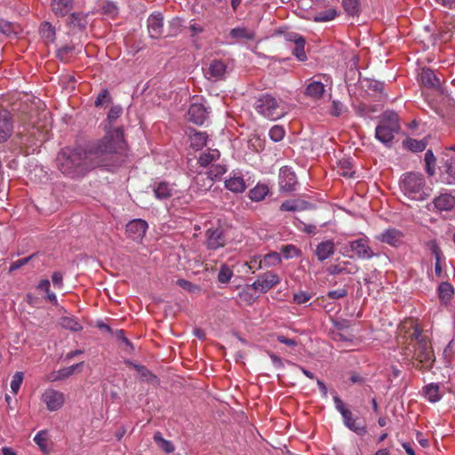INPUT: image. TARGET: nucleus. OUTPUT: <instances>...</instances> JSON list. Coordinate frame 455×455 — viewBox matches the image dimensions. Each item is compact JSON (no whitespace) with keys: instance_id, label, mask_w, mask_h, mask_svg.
I'll return each mask as SVG.
<instances>
[{"instance_id":"obj_1","label":"nucleus","mask_w":455,"mask_h":455,"mask_svg":"<svg viewBox=\"0 0 455 455\" xmlns=\"http://www.w3.org/2000/svg\"><path fill=\"white\" fill-rule=\"evenodd\" d=\"M402 347L403 359L411 362L418 370H429L435 362L429 340L415 326Z\"/></svg>"},{"instance_id":"obj_2","label":"nucleus","mask_w":455,"mask_h":455,"mask_svg":"<svg viewBox=\"0 0 455 455\" xmlns=\"http://www.w3.org/2000/svg\"><path fill=\"white\" fill-rule=\"evenodd\" d=\"M57 163L60 171L69 176L84 174L99 164L92 150L86 151L81 147L62 148L58 154Z\"/></svg>"},{"instance_id":"obj_3","label":"nucleus","mask_w":455,"mask_h":455,"mask_svg":"<svg viewBox=\"0 0 455 455\" xmlns=\"http://www.w3.org/2000/svg\"><path fill=\"white\" fill-rule=\"evenodd\" d=\"M252 107L259 116L270 121L279 120L287 114L284 102L267 92L259 94Z\"/></svg>"},{"instance_id":"obj_4","label":"nucleus","mask_w":455,"mask_h":455,"mask_svg":"<svg viewBox=\"0 0 455 455\" xmlns=\"http://www.w3.org/2000/svg\"><path fill=\"white\" fill-rule=\"evenodd\" d=\"M125 148L126 143L124 140V132L122 129L116 128L107 132L97 146L92 149V152L95 160L100 156L122 154L125 151Z\"/></svg>"},{"instance_id":"obj_5","label":"nucleus","mask_w":455,"mask_h":455,"mask_svg":"<svg viewBox=\"0 0 455 455\" xmlns=\"http://www.w3.org/2000/svg\"><path fill=\"white\" fill-rule=\"evenodd\" d=\"M400 131V124L397 114L385 112L380 116L379 124L375 129V137L383 144L389 146L395 138V134Z\"/></svg>"},{"instance_id":"obj_6","label":"nucleus","mask_w":455,"mask_h":455,"mask_svg":"<svg viewBox=\"0 0 455 455\" xmlns=\"http://www.w3.org/2000/svg\"><path fill=\"white\" fill-rule=\"evenodd\" d=\"M425 186V178L419 172H407L403 175L400 181V188L403 194L415 200H424L427 196Z\"/></svg>"},{"instance_id":"obj_7","label":"nucleus","mask_w":455,"mask_h":455,"mask_svg":"<svg viewBox=\"0 0 455 455\" xmlns=\"http://www.w3.org/2000/svg\"><path fill=\"white\" fill-rule=\"evenodd\" d=\"M227 242L225 229L219 226L211 228L206 232V246L210 250H217L224 247Z\"/></svg>"},{"instance_id":"obj_8","label":"nucleus","mask_w":455,"mask_h":455,"mask_svg":"<svg viewBox=\"0 0 455 455\" xmlns=\"http://www.w3.org/2000/svg\"><path fill=\"white\" fill-rule=\"evenodd\" d=\"M280 283L278 275L272 271H267L259 275L256 281L251 284L252 288L263 293L268 291L274 286Z\"/></svg>"},{"instance_id":"obj_9","label":"nucleus","mask_w":455,"mask_h":455,"mask_svg":"<svg viewBox=\"0 0 455 455\" xmlns=\"http://www.w3.org/2000/svg\"><path fill=\"white\" fill-rule=\"evenodd\" d=\"M42 401L46 404V408L50 411H55L62 407L65 397L62 392L48 388L43 393Z\"/></svg>"},{"instance_id":"obj_10","label":"nucleus","mask_w":455,"mask_h":455,"mask_svg":"<svg viewBox=\"0 0 455 455\" xmlns=\"http://www.w3.org/2000/svg\"><path fill=\"white\" fill-rule=\"evenodd\" d=\"M148 228L147 221L141 219H135L131 220L125 228L127 236L132 240H141Z\"/></svg>"},{"instance_id":"obj_11","label":"nucleus","mask_w":455,"mask_h":455,"mask_svg":"<svg viewBox=\"0 0 455 455\" xmlns=\"http://www.w3.org/2000/svg\"><path fill=\"white\" fill-rule=\"evenodd\" d=\"M350 250L360 259H369L374 256V253L369 246V241L366 238H359L349 242Z\"/></svg>"},{"instance_id":"obj_12","label":"nucleus","mask_w":455,"mask_h":455,"mask_svg":"<svg viewBox=\"0 0 455 455\" xmlns=\"http://www.w3.org/2000/svg\"><path fill=\"white\" fill-rule=\"evenodd\" d=\"M148 30L151 38H160L164 35V16L161 12L152 13L148 18Z\"/></svg>"},{"instance_id":"obj_13","label":"nucleus","mask_w":455,"mask_h":455,"mask_svg":"<svg viewBox=\"0 0 455 455\" xmlns=\"http://www.w3.org/2000/svg\"><path fill=\"white\" fill-rule=\"evenodd\" d=\"M208 117V111L202 103L193 102L188 110V119L196 124L202 125Z\"/></svg>"},{"instance_id":"obj_14","label":"nucleus","mask_w":455,"mask_h":455,"mask_svg":"<svg viewBox=\"0 0 455 455\" xmlns=\"http://www.w3.org/2000/svg\"><path fill=\"white\" fill-rule=\"evenodd\" d=\"M13 124L11 114L5 110H0V143L5 142L12 134Z\"/></svg>"},{"instance_id":"obj_15","label":"nucleus","mask_w":455,"mask_h":455,"mask_svg":"<svg viewBox=\"0 0 455 455\" xmlns=\"http://www.w3.org/2000/svg\"><path fill=\"white\" fill-rule=\"evenodd\" d=\"M74 5L75 0H51L50 3L51 11L58 18L68 16Z\"/></svg>"},{"instance_id":"obj_16","label":"nucleus","mask_w":455,"mask_h":455,"mask_svg":"<svg viewBox=\"0 0 455 455\" xmlns=\"http://www.w3.org/2000/svg\"><path fill=\"white\" fill-rule=\"evenodd\" d=\"M403 233L396 228H387L381 234L375 236V238L384 243H387L390 246L397 247L403 238Z\"/></svg>"},{"instance_id":"obj_17","label":"nucleus","mask_w":455,"mask_h":455,"mask_svg":"<svg viewBox=\"0 0 455 455\" xmlns=\"http://www.w3.org/2000/svg\"><path fill=\"white\" fill-rule=\"evenodd\" d=\"M229 37L233 40V43L253 41L256 37V33L254 30L245 27H236L230 30Z\"/></svg>"},{"instance_id":"obj_18","label":"nucleus","mask_w":455,"mask_h":455,"mask_svg":"<svg viewBox=\"0 0 455 455\" xmlns=\"http://www.w3.org/2000/svg\"><path fill=\"white\" fill-rule=\"evenodd\" d=\"M87 15L82 12H71L67 19V26L71 30H84L87 26Z\"/></svg>"},{"instance_id":"obj_19","label":"nucleus","mask_w":455,"mask_h":455,"mask_svg":"<svg viewBox=\"0 0 455 455\" xmlns=\"http://www.w3.org/2000/svg\"><path fill=\"white\" fill-rule=\"evenodd\" d=\"M213 186V180L207 172L197 174L191 185V189L197 193H204Z\"/></svg>"},{"instance_id":"obj_20","label":"nucleus","mask_w":455,"mask_h":455,"mask_svg":"<svg viewBox=\"0 0 455 455\" xmlns=\"http://www.w3.org/2000/svg\"><path fill=\"white\" fill-rule=\"evenodd\" d=\"M433 204L438 211L449 212L455 207V196L450 193L440 194L434 199Z\"/></svg>"},{"instance_id":"obj_21","label":"nucleus","mask_w":455,"mask_h":455,"mask_svg":"<svg viewBox=\"0 0 455 455\" xmlns=\"http://www.w3.org/2000/svg\"><path fill=\"white\" fill-rule=\"evenodd\" d=\"M227 73V64L221 60H212L209 65L208 72L209 78L215 81L223 79Z\"/></svg>"},{"instance_id":"obj_22","label":"nucleus","mask_w":455,"mask_h":455,"mask_svg":"<svg viewBox=\"0 0 455 455\" xmlns=\"http://www.w3.org/2000/svg\"><path fill=\"white\" fill-rule=\"evenodd\" d=\"M297 184L296 175L288 168L281 170L280 186L283 191H293Z\"/></svg>"},{"instance_id":"obj_23","label":"nucleus","mask_w":455,"mask_h":455,"mask_svg":"<svg viewBox=\"0 0 455 455\" xmlns=\"http://www.w3.org/2000/svg\"><path fill=\"white\" fill-rule=\"evenodd\" d=\"M325 92L324 84L314 79H310L306 88L305 94L314 100H319Z\"/></svg>"},{"instance_id":"obj_24","label":"nucleus","mask_w":455,"mask_h":455,"mask_svg":"<svg viewBox=\"0 0 455 455\" xmlns=\"http://www.w3.org/2000/svg\"><path fill=\"white\" fill-rule=\"evenodd\" d=\"M334 243L332 241L328 240L321 242L316 246L315 253L318 260L323 261L324 259H328L334 253Z\"/></svg>"},{"instance_id":"obj_25","label":"nucleus","mask_w":455,"mask_h":455,"mask_svg":"<svg viewBox=\"0 0 455 455\" xmlns=\"http://www.w3.org/2000/svg\"><path fill=\"white\" fill-rule=\"evenodd\" d=\"M225 187L227 189L234 193H243L246 189V184L243 178L240 175L234 174L226 180Z\"/></svg>"},{"instance_id":"obj_26","label":"nucleus","mask_w":455,"mask_h":455,"mask_svg":"<svg viewBox=\"0 0 455 455\" xmlns=\"http://www.w3.org/2000/svg\"><path fill=\"white\" fill-rule=\"evenodd\" d=\"M342 417L344 424L351 431L356 433L358 435H364L367 433L366 427L357 422V419L353 418V414L350 411H348V414H345Z\"/></svg>"},{"instance_id":"obj_27","label":"nucleus","mask_w":455,"mask_h":455,"mask_svg":"<svg viewBox=\"0 0 455 455\" xmlns=\"http://www.w3.org/2000/svg\"><path fill=\"white\" fill-rule=\"evenodd\" d=\"M423 396L430 403H436L441 400L440 386L436 383H430L422 388Z\"/></svg>"},{"instance_id":"obj_28","label":"nucleus","mask_w":455,"mask_h":455,"mask_svg":"<svg viewBox=\"0 0 455 455\" xmlns=\"http://www.w3.org/2000/svg\"><path fill=\"white\" fill-rule=\"evenodd\" d=\"M437 291L440 301L444 305L450 303L454 294L453 286L448 282L441 283Z\"/></svg>"},{"instance_id":"obj_29","label":"nucleus","mask_w":455,"mask_h":455,"mask_svg":"<svg viewBox=\"0 0 455 455\" xmlns=\"http://www.w3.org/2000/svg\"><path fill=\"white\" fill-rule=\"evenodd\" d=\"M39 34L46 43H53L56 39V29L50 22L44 21L40 25Z\"/></svg>"},{"instance_id":"obj_30","label":"nucleus","mask_w":455,"mask_h":455,"mask_svg":"<svg viewBox=\"0 0 455 455\" xmlns=\"http://www.w3.org/2000/svg\"><path fill=\"white\" fill-rule=\"evenodd\" d=\"M420 80L424 86L428 88H435L440 85V81L433 70L427 68L423 69L420 75Z\"/></svg>"},{"instance_id":"obj_31","label":"nucleus","mask_w":455,"mask_h":455,"mask_svg":"<svg viewBox=\"0 0 455 455\" xmlns=\"http://www.w3.org/2000/svg\"><path fill=\"white\" fill-rule=\"evenodd\" d=\"M268 187L265 184H258L250 190L249 196L251 200L259 202L268 194Z\"/></svg>"},{"instance_id":"obj_32","label":"nucleus","mask_w":455,"mask_h":455,"mask_svg":"<svg viewBox=\"0 0 455 455\" xmlns=\"http://www.w3.org/2000/svg\"><path fill=\"white\" fill-rule=\"evenodd\" d=\"M220 156V153L217 149H208L207 152H204L200 155L198 158V164L203 166L206 167L209 165L212 162L218 160Z\"/></svg>"},{"instance_id":"obj_33","label":"nucleus","mask_w":455,"mask_h":455,"mask_svg":"<svg viewBox=\"0 0 455 455\" xmlns=\"http://www.w3.org/2000/svg\"><path fill=\"white\" fill-rule=\"evenodd\" d=\"M207 134L202 132H196L190 136V146L196 150L203 148L207 142Z\"/></svg>"},{"instance_id":"obj_34","label":"nucleus","mask_w":455,"mask_h":455,"mask_svg":"<svg viewBox=\"0 0 455 455\" xmlns=\"http://www.w3.org/2000/svg\"><path fill=\"white\" fill-rule=\"evenodd\" d=\"M403 146L412 152H422L427 148V143L424 140H418L415 139L408 138L403 140Z\"/></svg>"},{"instance_id":"obj_35","label":"nucleus","mask_w":455,"mask_h":455,"mask_svg":"<svg viewBox=\"0 0 455 455\" xmlns=\"http://www.w3.org/2000/svg\"><path fill=\"white\" fill-rule=\"evenodd\" d=\"M153 439L155 443L166 453H171L174 451V446L172 442L165 440L159 431L154 434Z\"/></svg>"},{"instance_id":"obj_36","label":"nucleus","mask_w":455,"mask_h":455,"mask_svg":"<svg viewBox=\"0 0 455 455\" xmlns=\"http://www.w3.org/2000/svg\"><path fill=\"white\" fill-rule=\"evenodd\" d=\"M155 196L157 199L164 200L172 196V189L165 182H161L154 189Z\"/></svg>"},{"instance_id":"obj_37","label":"nucleus","mask_w":455,"mask_h":455,"mask_svg":"<svg viewBox=\"0 0 455 455\" xmlns=\"http://www.w3.org/2000/svg\"><path fill=\"white\" fill-rule=\"evenodd\" d=\"M60 324L71 331H79L82 330V325L74 318L70 316H63L60 320Z\"/></svg>"},{"instance_id":"obj_38","label":"nucleus","mask_w":455,"mask_h":455,"mask_svg":"<svg viewBox=\"0 0 455 455\" xmlns=\"http://www.w3.org/2000/svg\"><path fill=\"white\" fill-rule=\"evenodd\" d=\"M337 11L334 8H330L325 11L317 12L314 17L315 22H326L335 19Z\"/></svg>"},{"instance_id":"obj_39","label":"nucleus","mask_w":455,"mask_h":455,"mask_svg":"<svg viewBox=\"0 0 455 455\" xmlns=\"http://www.w3.org/2000/svg\"><path fill=\"white\" fill-rule=\"evenodd\" d=\"M342 5L345 12L349 16H356L360 12L358 0H342Z\"/></svg>"},{"instance_id":"obj_40","label":"nucleus","mask_w":455,"mask_h":455,"mask_svg":"<svg viewBox=\"0 0 455 455\" xmlns=\"http://www.w3.org/2000/svg\"><path fill=\"white\" fill-rule=\"evenodd\" d=\"M425 164H426V172L429 176H434L435 173V156L432 150H427L425 154Z\"/></svg>"},{"instance_id":"obj_41","label":"nucleus","mask_w":455,"mask_h":455,"mask_svg":"<svg viewBox=\"0 0 455 455\" xmlns=\"http://www.w3.org/2000/svg\"><path fill=\"white\" fill-rule=\"evenodd\" d=\"M182 20L179 17L172 18L169 20L166 36H173L179 34L182 27Z\"/></svg>"},{"instance_id":"obj_42","label":"nucleus","mask_w":455,"mask_h":455,"mask_svg":"<svg viewBox=\"0 0 455 455\" xmlns=\"http://www.w3.org/2000/svg\"><path fill=\"white\" fill-rule=\"evenodd\" d=\"M446 182L455 183V158H451L445 164Z\"/></svg>"},{"instance_id":"obj_43","label":"nucleus","mask_w":455,"mask_h":455,"mask_svg":"<svg viewBox=\"0 0 455 455\" xmlns=\"http://www.w3.org/2000/svg\"><path fill=\"white\" fill-rule=\"evenodd\" d=\"M34 442L39 446L40 450L48 453L47 449V432L44 430L39 431L34 437Z\"/></svg>"},{"instance_id":"obj_44","label":"nucleus","mask_w":455,"mask_h":455,"mask_svg":"<svg viewBox=\"0 0 455 455\" xmlns=\"http://www.w3.org/2000/svg\"><path fill=\"white\" fill-rule=\"evenodd\" d=\"M305 44L306 41L304 38H299V42L294 44L295 47L292 52L296 56V58L300 61H304L307 59V55L305 52Z\"/></svg>"},{"instance_id":"obj_45","label":"nucleus","mask_w":455,"mask_h":455,"mask_svg":"<svg viewBox=\"0 0 455 455\" xmlns=\"http://www.w3.org/2000/svg\"><path fill=\"white\" fill-rule=\"evenodd\" d=\"M284 134H285L284 129L281 125H274L269 130V132H268L270 139L275 142L281 141L283 139Z\"/></svg>"},{"instance_id":"obj_46","label":"nucleus","mask_w":455,"mask_h":455,"mask_svg":"<svg viewBox=\"0 0 455 455\" xmlns=\"http://www.w3.org/2000/svg\"><path fill=\"white\" fill-rule=\"evenodd\" d=\"M227 168L222 164H213L211 166L210 170L207 172L209 176L214 180L220 178L224 173H226Z\"/></svg>"},{"instance_id":"obj_47","label":"nucleus","mask_w":455,"mask_h":455,"mask_svg":"<svg viewBox=\"0 0 455 455\" xmlns=\"http://www.w3.org/2000/svg\"><path fill=\"white\" fill-rule=\"evenodd\" d=\"M233 275V271L226 265H222L218 274V280L220 283H227L230 281Z\"/></svg>"},{"instance_id":"obj_48","label":"nucleus","mask_w":455,"mask_h":455,"mask_svg":"<svg viewBox=\"0 0 455 455\" xmlns=\"http://www.w3.org/2000/svg\"><path fill=\"white\" fill-rule=\"evenodd\" d=\"M22 381H23V372H21V371L15 372V374L12 376V381L10 384L12 392L14 395H16L19 392Z\"/></svg>"},{"instance_id":"obj_49","label":"nucleus","mask_w":455,"mask_h":455,"mask_svg":"<svg viewBox=\"0 0 455 455\" xmlns=\"http://www.w3.org/2000/svg\"><path fill=\"white\" fill-rule=\"evenodd\" d=\"M74 46L65 45L58 50L57 56L61 61L68 62L70 55L74 52Z\"/></svg>"},{"instance_id":"obj_50","label":"nucleus","mask_w":455,"mask_h":455,"mask_svg":"<svg viewBox=\"0 0 455 455\" xmlns=\"http://www.w3.org/2000/svg\"><path fill=\"white\" fill-rule=\"evenodd\" d=\"M140 374V378L142 380L150 381L151 379H156V377L152 374L145 366L139 365L135 363H130Z\"/></svg>"},{"instance_id":"obj_51","label":"nucleus","mask_w":455,"mask_h":455,"mask_svg":"<svg viewBox=\"0 0 455 455\" xmlns=\"http://www.w3.org/2000/svg\"><path fill=\"white\" fill-rule=\"evenodd\" d=\"M84 364V362H81L79 363L73 364L69 367L62 368L58 371L60 379H64L68 378L69 376L73 375L75 371L81 367Z\"/></svg>"},{"instance_id":"obj_52","label":"nucleus","mask_w":455,"mask_h":455,"mask_svg":"<svg viewBox=\"0 0 455 455\" xmlns=\"http://www.w3.org/2000/svg\"><path fill=\"white\" fill-rule=\"evenodd\" d=\"M110 95L108 89H102L95 100V106L101 107L110 102Z\"/></svg>"},{"instance_id":"obj_53","label":"nucleus","mask_w":455,"mask_h":455,"mask_svg":"<svg viewBox=\"0 0 455 455\" xmlns=\"http://www.w3.org/2000/svg\"><path fill=\"white\" fill-rule=\"evenodd\" d=\"M36 254H32L28 257L20 259L14 262H12L9 267V273H12L15 270L20 268L21 267L27 265L35 256Z\"/></svg>"},{"instance_id":"obj_54","label":"nucleus","mask_w":455,"mask_h":455,"mask_svg":"<svg viewBox=\"0 0 455 455\" xmlns=\"http://www.w3.org/2000/svg\"><path fill=\"white\" fill-rule=\"evenodd\" d=\"M312 295L307 291H299L293 295V301L299 305L305 304L310 300Z\"/></svg>"},{"instance_id":"obj_55","label":"nucleus","mask_w":455,"mask_h":455,"mask_svg":"<svg viewBox=\"0 0 455 455\" xmlns=\"http://www.w3.org/2000/svg\"><path fill=\"white\" fill-rule=\"evenodd\" d=\"M122 112H123V109L121 107H118V106L112 107L109 109L108 114V120L109 121V123L111 124L112 122L118 119L120 117V116L122 115Z\"/></svg>"},{"instance_id":"obj_56","label":"nucleus","mask_w":455,"mask_h":455,"mask_svg":"<svg viewBox=\"0 0 455 455\" xmlns=\"http://www.w3.org/2000/svg\"><path fill=\"white\" fill-rule=\"evenodd\" d=\"M282 252L284 258L286 259L293 258L299 255V250L294 245L291 244L283 246L282 249Z\"/></svg>"},{"instance_id":"obj_57","label":"nucleus","mask_w":455,"mask_h":455,"mask_svg":"<svg viewBox=\"0 0 455 455\" xmlns=\"http://www.w3.org/2000/svg\"><path fill=\"white\" fill-rule=\"evenodd\" d=\"M280 210L282 212H296L299 210V206L296 201L287 200L281 204Z\"/></svg>"},{"instance_id":"obj_58","label":"nucleus","mask_w":455,"mask_h":455,"mask_svg":"<svg viewBox=\"0 0 455 455\" xmlns=\"http://www.w3.org/2000/svg\"><path fill=\"white\" fill-rule=\"evenodd\" d=\"M347 295V291L345 288H339L337 290L330 291L327 293L329 299H338L344 298Z\"/></svg>"},{"instance_id":"obj_59","label":"nucleus","mask_w":455,"mask_h":455,"mask_svg":"<svg viewBox=\"0 0 455 455\" xmlns=\"http://www.w3.org/2000/svg\"><path fill=\"white\" fill-rule=\"evenodd\" d=\"M344 110H345V107L341 102H339L338 100L332 101V107H331V113L332 116H339L344 112Z\"/></svg>"},{"instance_id":"obj_60","label":"nucleus","mask_w":455,"mask_h":455,"mask_svg":"<svg viewBox=\"0 0 455 455\" xmlns=\"http://www.w3.org/2000/svg\"><path fill=\"white\" fill-rule=\"evenodd\" d=\"M333 400L336 409L340 412L342 416L348 414L349 410L345 407L343 401L339 396H334Z\"/></svg>"},{"instance_id":"obj_61","label":"nucleus","mask_w":455,"mask_h":455,"mask_svg":"<svg viewBox=\"0 0 455 455\" xmlns=\"http://www.w3.org/2000/svg\"><path fill=\"white\" fill-rule=\"evenodd\" d=\"M177 284L180 287L183 288L184 290H187V291H194L195 289L197 288L191 282H189L188 280H185V279H178L177 280Z\"/></svg>"},{"instance_id":"obj_62","label":"nucleus","mask_w":455,"mask_h":455,"mask_svg":"<svg viewBox=\"0 0 455 455\" xmlns=\"http://www.w3.org/2000/svg\"><path fill=\"white\" fill-rule=\"evenodd\" d=\"M189 30L191 32V36H196L203 33L204 28L203 26H201L196 22H193L189 25Z\"/></svg>"},{"instance_id":"obj_63","label":"nucleus","mask_w":455,"mask_h":455,"mask_svg":"<svg viewBox=\"0 0 455 455\" xmlns=\"http://www.w3.org/2000/svg\"><path fill=\"white\" fill-rule=\"evenodd\" d=\"M277 340L280 342V343H283V344H285L289 347H296L297 346V341L293 339H289V338H286L284 337L283 335H278L277 336Z\"/></svg>"},{"instance_id":"obj_64","label":"nucleus","mask_w":455,"mask_h":455,"mask_svg":"<svg viewBox=\"0 0 455 455\" xmlns=\"http://www.w3.org/2000/svg\"><path fill=\"white\" fill-rule=\"evenodd\" d=\"M328 272L331 275L342 274L344 272V266H342L341 264L331 265L328 267Z\"/></svg>"}]
</instances>
